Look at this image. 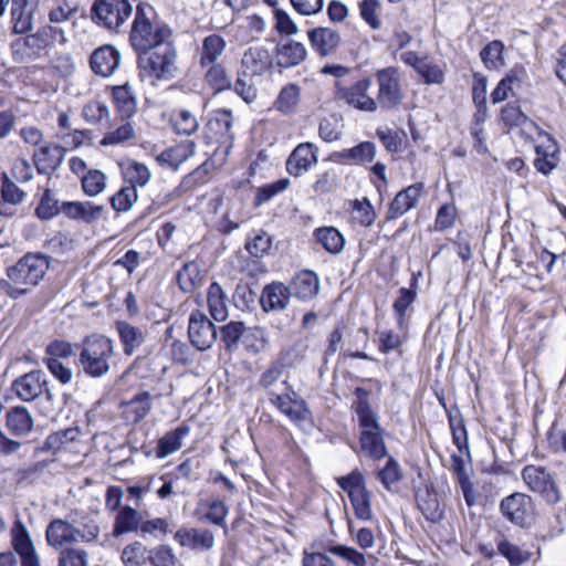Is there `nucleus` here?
<instances>
[{
  "instance_id": "obj_33",
  "label": "nucleus",
  "mask_w": 566,
  "mask_h": 566,
  "mask_svg": "<svg viewBox=\"0 0 566 566\" xmlns=\"http://www.w3.org/2000/svg\"><path fill=\"white\" fill-rule=\"evenodd\" d=\"M45 538L50 546L60 548L65 544H72L73 524L62 518L52 520L45 531Z\"/></svg>"
},
{
  "instance_id": "obj_58",
  "label": "nucleus",
  "mask_w": 566,
  "mask_h": 566,
  "mask_svg": "<svg viewBox=\"0 0 566 566\" xmlns=\"http://www.w3.org/2000/svg\"><path fill=\"white\" fill-rule=\"evenodd\" d=\"M355 516L360 521H370L373 518L371 494L370 492H355L349 496Z\"/></svg>"
},
{
  "instance_id": "obj_30",
  "label": "nucleus",
  "mask_w": 566,
  "mask_h": 566,
  "mask_svg": "<svg viewBox=\"0 0 566 566\" xmlns=\"http://www.w3.org/2000/svg\"><path fill=\"white\" fill-rule=\"evenodd\" d=\"M190 432V427L186 423L180 424L176 429L166 432L157 443L155 455L157 459H165L177 452L182 447V439Z\"/></svg>"
},
{
  "instance_id": "obj_14",
  "label": "nucleus",
  "mask_w": 566,
  "mask_h": 566,
  "mask_svg": "<svg viewBox=\"0 0 566 566\" xmlns=\"http://www.w3.org/2000/svg\"><path fill=\"white\" fill-rule=\"evenodd\" d=\"M38 7V0H11L10 23L12 34L22 35L33 30L34 14Z\"/></svg>"
},
{
  "instance_id": "obj_57",
  "label": "nucleus",
  "mask_w": 566,
  "mask_h": 566,
  "mask_svg": "<svg viewBox=\"0 0 566 566\" xmlns=\"http://www.w3.org/2000/svg\"><path fill=\"white\" fill-rule=\"evenodd\" d=\"M406 332L397 333L394 329H385L377 332L378 334V349L382 354L397 350L407 340Z\"/></svg>"
},
{
  "instance_id": "obj_64",
  "label": "nucleus",
  "mask_w": 566,
  "mask_h": 566,
  "mask_svg": "<svg viewBox=\"0 0 566 566\" xmlns=\"http://www.w3.org/2000/svg\"><path fill=\"white\" fill-rule=\"evenodd\" d=\"M327 547L324 551H303L302 566H336L335 562L331 558Z\"/></svg>"
},
{
  "instance_id": "obj_54",
  "label": "nucleus",
  "mask_w": 566,
  "mask_h": 566,
  "mask_svg": "<svg viewBox=\"0 0 566 566\" xmlns=\"http://www.w3.org/2000/svg\"><path fill=\"white\" fill-rule=\"evenodd\" d=\"M268 343L264 328L260 326L245 328L244 336L242 337V344L247 352L254 355L259 354L266 348Z\"/></svg>"
},
{
  "instance_id": "obj_42",
  "label": "nucleus",
  "mask_w": 566,
  "mask_h": 566,
  "mask_svg": "<svg viewBox=\"0 0 566 566\" xmlns=\"http://www.w3.org/2000/svg\"><path fill=\"white\" fill-rule=\"evenodd\" d=\"M314 237L316 241L331 254H338L344 249V235L335 227L318 228L314 231Z\"/></svg>"
},
{
  "instance_id": "obj_55",
  "label": "nucleus",
  "mask_w": 566,
  "mask_h": 566,
  "mask_svg": "<svg viewBox=\"0 0 566 566\" xmlns=\"http://www.w3.org/2000/svg\"><path fill=\"white\" fill-rule=\"evenodd\" d=\"M82 189L85 195L95 197L104 191L106 176L98 169H90L81 177Z\"/></svg>"
},
{
  "instance_id": "obj_51",
  "label": "nucleus",
  "mask_w": 566,
  "mask_h": 566,
  "mask_svg": "<svg viewBox=\"0 0 566 566\" xmlns=\"http://www.w3.org/2000/svg\"><path fill=\"white\" fill-rule=\"evenodd\" d=\"M504 45L500 40L488 43L480 52V57L488 70H497L504 65Z\"/></svg>"
},
{
  "instance_id": "obj_5",
  "label": "nucleus",
  "mask_w": 566,
  "mask_h": 566,
  "mask_svg": "<svg viewBox=\"0 0 566 566\" xmlns=\"http://www.w3.org/2000/svg\"><path fill=\"white\" fill-rule=\"evenodd\" d=\"M114 354L113 339L104 335H92L82 344L78 364L90 377L101 378L111 370V359Z\"/></svg>"
},
{
  "instance_id": "obj_45",
  "label": "nucleus",
  "mask_w": 566,
  "mask_h": 566,
  "mask_svg": "<svg viewBox=\"0 0 566 566\" xmlns=\"http://www.w3.org/2000/svg\"><path fill=\"white\" fill-rule=\"evenodd\" d=\"M418 509L421 511L427 521L438 523L443 518V511L440 509L439 501L434 493L426 490L416 494Z\"/></svg>"
},
{
  "instance_id": "obj_56",
  "label": "nucleus",
  "mask_w": 566,
  "mask_h": 566,
  "mask_svg": "<svg viewBox=\"0 0 566 566\" xmlns=\"http://www.w3.org/2000/svg\"><path fill=\"white\" fill-rule=\"evenodd\" d=\"M62 212V203H60L59 199L51 192L50 189H46L41 200L35 209V214L41 220H50Z\"/></svg>"
},
{
  "instance_id": "obj_20",
  "label": "nucleus",
  "mask_w": 566,
  "mask_h": 566,
  "mask_svg": "<svg viewBox=\"0 0 566 566\" xmlns=\"http://www.w3.org/2000/svg\"><path fill=\"white\" fill-rule=\"evenodd\" d=\"M289 287L292 296L302 302H310L318 295L321 282L314 271L301 270L291 279Z\"/></svg>"
},
{
  "instance_id": "obj_8",
  "label": "nucleus",
  "mask_w": 566,
  "mask_h": 566,
  "mask_svg": "<svg viewBox=\"0 0 566 566\" xmlns=\"http://www.w3.org/2000/svg\"><path fill=\"white\" fill-rule=\"evenodd\" d=\"M282 385L285 387V391L282 394L270 391L269 402L294 424L301 427L304 422L311 420L312 412L306 401L294 390L287 380H283Z\"/></svg>"
},
{
  "instance_id": "obj_43",
  "label": "nucleus",
  "mask_w": 566,
  "mask_h": 566,
  "mask_svg": "<svg viewBox=\"0 0 566 566\" xmlns=\"http://www.w3.org/2000/svg\"><path fill=\"white\" fill-rule=\"evenodd\" d=\"M120 168L123 177L125 181L129 184V187H134L135 189L137 186L144 187L150 180V171L148 167L142 163L129 159L122 164Z\"/></svg>"
},
{
  "instance_id": "obj_15",
  "label": "nucleus",
  "mask_w": 566,
  "mask_h": 566,
  "mask_svg": "<svg viewBox=\"0 0 566 566\" xmlns=\"http://www.w3.org/2000/svg\"><path fill=\"white\" fill-rule=\"evenodd\" d=\"M11 544L21 558V566H40L33 541L21 520H17L11 528Z\"/></svg>"
},
{
  "instance_id": "obj_6",
  "label": "nucleus",
  "mask_w": 566,
  "mask_h": 566,
  "mask_svg": "<svg viewBox=\"0 0 566 566\" xmlns=\"http://www.w3.org/2000/svg\"><path fill=\"white\" fill-rule=\"evenodd\" d=\"M23 35L10 44L12 56L17 62L40 57L46 49L53 45L59 35L65 41L63 30L52 25H43L36 32Z\"/></svg>"
},
{
  "instance_id": "obj_24",
  "label": "nucleus",
  "mask_w": 566,
  "mask_h": 566,
  "mask_svg": "<svg viewBox=\"0 0 566 566\" xmlns=\"http://www.w3.org/2000/svg\"><path fill=\"white\" fill-rule=\"evenodd\" d=\"M312 49L322 57L334 54L339 46L340 35L331 28L317 27L307 31Z\"/></svg>"
},
{
  "instance_id": "obj_61",
  "label": "nucleus",
  "mask_w": 566,
  "mask_h": 566,
  "mask_svg": "<svg viewBox=\"0 0 566 566\" xmlns=\"http://www.w3.org/2000/svg\"><path fill=\"white\" fill-rule=\"evenodd\" d=\"M109 200L115 211L127 212L137 200V190L129 186L122 187Z\"/></svg>"
},
{
  "instance_id": "obj_9",
  "label": "nucleus",
  "mask_w": 566,
  "mask_h": 566,
  "mask_svg": "<svg viewBox=\"0 0 566 566\" xmlns=\"http://www.w3.org/2000/svg\"><path fill=\"white\" fill-rule=\"evenodd\" d=\"M376 81L378 93L374 99L377 102V108L380 107L382 111L398 108L405 97L398 69L389 66L378 70L376 72Z\"/></svg>"
},
{
  "instance_id": "obj_11",
  "label": "nucleus",
  "mask_w": 566,
  "mask_h": 566,
  "mask_svg": "<svg viewBox=\"0 0 566 566\" xmlns=\"http://www.w3.org/2000/svg\"><path fill=\"white\" fill-rule=\"evenodd\" d=\"M502 514L513 524L525 527L532 524L534 506L532 497L524 493H513L500 503Z\"/></svg>"
},
{
  "instance_id": "obj_32",
  "label": "nucleus",
  "mask_w": 566,
  "mask_h": 566,
  "mask_svg": "<svg viewBox=\"0 0 566 566\" xmlns=\"http://www.w3.org/2000/svg\"><path fill=\"white\" fill-rule=\"evenodd\" d=\"M327 552L340 558L347 566H375L377 562L374 555H365L356 548L343 544L328 545Z\"/></svg>"
},
{
  "instance_id": "obj_28",
  "label": "nucleus",
  "mask_w": 566,
  "mask_h": 566,
  "mask_svg": "<svg viewBox=\"0 0 566 566\" xmlns=\"http://www.w3.org/2000/svg\"><path fill=\"white\" fill-rule=\"evenodd\" d=\"M276 64L283 69L300 65L307 56V50L303 43L293 40L277 44L275 48Z\"/></svg>"
},
{
  "instance_id": "obj_35",
  "label": "nucleus",
  "mask_w": 566,
  "mask_h": 566,
  "mask_svg": "<svg viewBox=\"0 0 566 566\" xmlns=\"http://www.w3.org/2000/svg\"><path fill=\"white\" fill-rule=\"evenodd\" d=\"M232 112L228 108L218 109L207 123V129L217 140L232 139Z\"/></svg>"
},
{
  "instance_id": "obj_7",
  "label": "nucleus",
  "mask_w": 566,
  "mask_h": 566,
  "mask_svg": "<svg viewBox=\"0 0 566 566\" xmlns=\"http://www.w3.org/2000/svg\"><path fill=\"white\" fill-rule=\"evenodd\" d=\"M132 13L129 0H94L90 10L91 20L112 32H118Z\"/></svg>"
},
{
  "instance_id": "obj_49",
  "label": "nucleus",
  "mask_w": 566,
  "mask_h": 566,
  "mask_svg": "<svg viewBox=\"0 0 566 566\" xmlns=\"http://www.w3.org/2000/svg\"><path fill=\"white\" fill-rule=\"evenodd\" d=\"M245 326L243 322L231 321L220 328V339L227 352L232 353L239 348V343L244 336Z\"/></svg>"
},
{
  "instance_id": "obj_29",
  "label": "nucleus",
  "mask_w": 566,
  "mask_h": 566,
  "mask_svg": "<svg viewBox=\"0 0 566 566\" xmlns=\"http://www.w3.org/2000/svg\"><path fill=\"white\" fill-rule=\"evenodd\" d=\"M229 514V507L222 500L200 501L196 509V515L200 522L211 523L226 528V518Z\"/></svg>"
},
{
  "instance_id": "obj_13",
  "label": "nucleus",
  "mask_w": 566,
  "mask_h": 566,
  "mask_svg": "<svg viewBox=\"0 0 566 566\" xmlns=\"http://www.w3.org/2000/svg\"><path fill=\"white\" fill-rule=\"evenodd\" d=\"M522 478L528 488L539 493L548 504H555L559 501L557 485L544 468L527 465L522 471Z\"/></svg>"
},
{
  "instance_id": "obj_19",
  "label": "nucleus",
  "mask_w": 566,
  "mask_h": 566,
  "mask_svg": "<svg viewBox=\"0 0 566 566\" xmlns=\"http://www.w3.org/2000/svg\"><path fill=\"white\" fill-rule=\"evenodd\" d=\"M318 161V148L312 143L297 145L286 160V170L294 177L307 172Z\"/></svg>"
},
{
  "instance_id": "obj_2",
  "label": "nucleus",
  "mask_w": 566,
  "mask_h": 566,
  "mask_svg": "<svg viewBox=\"0 0 566 566\" xmlns=\"http://www.w3.org/2000/svg\"><path fill=\"white\" fill-rule=\"evenodd\" d=\"M170 35V28L158 19L151 4L139 2L136 6L129 43L138 54L167 43Z\"/></svg>"
},
{
  "instance_id": "obj_48",
  "label": "nucleus",
  "mask_w": 566,
  "mask_h": 566,
  "mask_svg": "<svg viewBox=\"0 0 566 566\" xmlns=\"http://www.w3.org/2000/svg\"><path fill=\"white\" fill-rule=\"evenodd\" d=\"M127 417L133 422L142 421L151 409V396L148 391H143L135 395L129 401L125 403Z\"/></svg>"
},
{
  "instance_id": "obj_25",
  "label": "nucleus",
  "mask_w": 566,
  "mask_h": 566,
  "mask_svg": "<svg viewBox=\"0 0 566 566\" xmlns=\"http://www.w3.org/2000/svg\"><path fill=\"white\" fill-rule=\"evenodd\" d=\"M376 154L377 150L374 143L361 142L349 149L333 153L332 159L337 163L365 165L371 163L375 159Z\"/></svg>"
},
{
  "instance_id": "obj_44",
  "label": "nucleus",
  "mask_w": 566,
  "mask_h": 566,
  "mask_svg": "<svg viewBox=\"0 0 566 566\" xmlns=\"http://www.w3.org/2000/svg\"><path fill=\"white\" fill-rule=\"evenodd\" d=\"M242 67L252 75L261 74L270 64V54L263 48H249L241 61Z\"/></svg>"
},
{
  "instance_id": "obj_39",
  "label": "nucleus",
  "mask_w": 566,
  "mask_h": 566,
  "mask_svg": "<svg viewBox=\"0 0 566 566\" xmlns=\"http://www.w3.org/2000/svg\"><path fill=\"white\" fill-rule=\"evenodd\" d=\"M80 436L78 427H70L63 430L55 431L46 437L43 444L35 449L36 452H52L60 451L65 444L74 442Z\"/></svg>"
},
{
  "instance_id": "obj_31",
  "label": "nucleus",
  "mask_w": 566,
  "mask_h": 566,
  "mask_svg": "<svg viewBox=\"0 0 566 566\" xmlns=\"http://www.w3.org/2000/svg\"><path fill=\"white\" fill-rule=\"evenodd\" d=\"M33 418L23 406H14L6 413L7 429L17 437L29 433L33 429Z\"/></svg>"
},
{
  "instance_id": "obj_47",
  "label": "nucleus",
  "mask_w": 566,
  "mask_h": 566,
  "mask_svg": "<svg viewBox=\"0 0 566 566\" xmlns=\"http://www.w3.org/2000/svg\"><path fill=\"white\" fill-rule=\"evenodd\" d=\"M402 478L403 473L400 464L392 457H388L384 468L379 469L377 472V479L389 492L396 491L397 485L402 480Z\"/></svg>"
},
{
  "instance_id": "obj_12",
  "label": "nucleus",
  "mask_w": 566,
  "mask_h": 566,
  "mask_svg": "<svg viewBox=\"0 0 566 566\" xmlns=\"http://www.w3.org/2000/svg\"><path fill=\"white\" fill-rule=\"evenodd\" d=\"M188 336L193 347L198 350H207L217 339V329L205 313L195 310L189 316Z\"/></svg>"
},
{
  "instance_id": "obj_41",
  "label": "nucleus",
  "mask_w": 566,
  "mask_h": 566,
  "mask_svg": "<svg viewBox=\"0 0 566 566\" xmlns=\"http://www.w3.org/2000/svg\"><path fill=\"white\" fill-rule=\"evenodd\" d=\"M114 103L123 118H130L137 111L136 97L128 83L114 86L112 90Z\"/></svg>"
},
{
  "instance_id": "obj_3",
  "label": "nucleus",
  "mask_w": 566,
  "mask_h": 566,
  "mask_svg": "<svg viewBox=\"0 0 566 566\" xmlns=\"http://www.w3.org/2000/svg\"><path fill=\"white\" fill-rule=\"evenodd\" d=\"M354 395L356 399L352 403V410L357 415L361 428L360 448L373 460H381L387 455V448L378 417L369 403L370 391L363 387H356Z\"/></svg>"
},
{
  "instance_id": "obj_16",
  "label": "nucleus",
  "mask_w": 566,
  "mask_h": 566,
  "mask_svg": "<svg viewBox=\"0 0 566 566\" xmlns=\"http://www.w3.org/2000/svg\"><path fill=\"white\" fill-rule=\"evenodd\" d=\"M371 84V78H363L349 87H339L337 96L359 111L373 113L377 111V102L368 95Z\"/></svg>"
},
{
  "instance_id": "obj_1",
  "label": "nucleus",
  "mask_w": 566,
  "mask_h": 566,
  "mask_svg": "<svg viewBox=\"0 0 566 566\" xmlns=\"http://www.w3.org/2000/svg\"><path fill=\"white\" fill-rule=\"evenodd\" d=\"M50 269V256L41 252H29L13 265L8 266V280L1 282L4 293L13 300L29 294Z\"/></svg>"
},
{
  "instance_id": "obj_38",
  "label": "nucleus",
  "mask_w": 566,
  "mask_h": 566,
  "mask_svg": "<svg viewBox=\"0 0 566 566\" xmlns=\"http://www.w3.org/2000/svg\"><path fill=\"white\" fill-rule=\"evenodd\" d=\"M226 50V41L219 34H210L202 41L200 49V65L206 67L211 64H219L218 60Z\"/></svg>"
},
{
  "instance_id": "obj_52",
  "label": "nucleus",
  "mask_w": 566,
  "mask_h": 566,
  "mask_svg": "<svg viewBox=\"0 0 566 566\" xmlns=\"http://www.w3.org/2000/svg\"><path fill=\"white\" fill-rule=\"evenodd\" d=\"M205 78L207 83L216 91L222 92L232 88V82L228 76L223 65L211 64L205 67Z\"/></svg>"
},
{
  "instance_id": "obj_21",
  "label": "nucleus",
  "mask_w": 566,
  "mask_h": 566,
  "mask_svg": "<svg viewBox=\"0 0 566 566\" xmlns=\"http://www.w3.org/2000/svg\"><path fill=\"white\" fill-rule=\"evenodd\" d=\"M291 297L292 293L289 285L274 281L263 287L260 304L266 313L281 312L289 306Z\"/></svg>"
},
{
  "instance_id": "obj_18",
  "label": "nucleus",
  "mask_w": 566,
  "mask_h": 566,
  "mask_svg": "<svg viewBox=\"0 0 566 566\" xmlns=\"http://www.w3.org/2000/svg\"><path fill=\"white\" fill-rule=\"evenodd\" d=\"M174 538L180 546L196 553H207L216 543L212 531L201 527H181L175 533Z\"/></svg>"
},
{
  "instance_id": "obj_59",
  "label": "nucleus",
  "mask_w": 566,
  "mask_h": 566,
  "mask_svg": "<svg viewBox=\"0 0 566 566\" xmlns=\"http://www.w3.org/2000/svg\"><path fill=\"white\" fill-rule=\"evenodd\" d=\"M300 99V88L296 84H289L284 86L275 102L280 112L287 114L294 109Z\"/></svg>"
},
{
  "instance_id": "obj_27",
  "label": "nucleus",
  "mask_w": 566,
  "mask_h": 566,
  "mask_svg": "<svg viewBox=\"0 0 566 566\" xmlns=\"http://www.w3.org/2000/svg\"><path fill=\"white\" fill-rule=\"evenodd\" d=\"M116 331L126 356H132L145 343L147 337L146 329L126 321L116 322Z\"/></svg>"
},
{
  "instance_id": "obj_22",
  "label": "nucleus",
  "mask_w": 566,
  "mask_h": 566,
  "mask_svg": "<svg viewBox=\"0 0 566 566\" xmlns=\"http://www.w3.org/2000/svg\"><path fill=\"white\" fill-rule=\"evenodd\" d=\"M119 63L120 53L111 44H105L95 49L90 57V66L92 71L96 75L103 77H108L114 74Z\"/></svg>"
},
{
  "instance_id": "obj_60",
  "label": "nucleus",
  "mask_w": 566,
  "mask_h": 566,
  "mask_svg": "<svg viewBox=\"0 0 566 566\" xmlns=\"http://www.w3.org/2000/svg\"><path fill=\"white\" fill-rule=\"evenodd\" d=\"M285 365L282 359L273 360L270 366L261 374L259 385L264 388L270 397V391H274L272 387L277 382L284 371Z\"/></svg>"
},
{
  "instance_id": "obj_63",
  "label": "nucleus",
  "mask_w": 566,
  "mask_h": 566,
  "mask_svg": "<svg viewBox=\"0 0 566 566\" xmlns=\"http://www.w3.org/2000/svg\"><path fill=\"white\" fill-rule=\"evenodd\" d=\"M337 484L340 489L348 493V496L355 492L367 491L366 482L363 473L355 469L349 474L337 479Z\"/></svg>"
},
{
  "instance_id": "obj_53",
  "label": "nucleus",
  "mask_w": 566,
  "mask_h": 566,
  "mask_svg": "<svg viewBox=\"0 0 566 566\" xmlns=\"http://www.w3.org/2000/svg\"><path fill=\"white\" fill-rule=\"evenodd\" d=\"M171 124L177 134L191 135L197 132L199 124L196 116L187 109H176L171 114Z\"/></svg>"
},
{
  "instance_id": "obj_50",
  "label": "nucleus",
  "mask_w": 566,
  "mask_h": 566,
  "mask_svg": "<svg viewBox=\"0 0 566 566\" xmlns=\"http://www.w3.org/2000/svg\"><path fill=\"white\" fill-rule=\"evenodd\" d=\"M496 546L497 552L507 559L511 566H521L528 562L532 556L528 551L521 548L504 537L497 542Z\"/></svg>"
},
{
  "instance_id": "obj_10",
  "label": "nucleus",
  "mask_w": 566,
  "mask_h": 566,
  "mask_svg": "<svg viewBox=\"0 0 566 566\" xmlns=\"http://www.w3.org/2000/svg\"><path fill=\"white\" fill-rule=\"evenodd\" d=\"M18 398L29 402L45 395L46 400L51 403L53 395L46 386V377L42 370H31L17 378L11 386Z\"/></svg>"
},
{
  "instance_id": "obj_36",
  "label": "nucleus",
  "mask_w": 566,
  "mask_h": 566,
  "mask_svg": "<svg viewBox=\"0 0 566 566\" xmlns=\"http://www.w3.org/2000/svg\"><path fill=\"white\" fill-rule=\"evenodd\" d=\"M207 303L213 319L223 322L228 318V297L219 283L212 282L208 287Z\"/></svg>"
},
{
  "instance_id": "obj_4",
  "label": "nucleus",
  "mask_w": 566,
  "mask_h": 566,
  "mask_svg": "<svg viewBox=\"0 0 566 566\" xmlns=\"http://www.w3.org/2000/svg\"><path fill=\"white\" fill-rule=\"evenodd\" d=\"M177 50L165 43L138 54V69L140 77L149 80L151 84L157 81H170L178 74Z\"/></svg>"
},
{
  "instance_id": "obj_37",
  "label": "nucleus",
  "mask_w": 566,
  "mask_h": 566,
  "mask_svg": "<svg viewBox=\"0 0 566 566\" xmlns=\"http://www.w3.org/2000/svg\"><path fill=\"white\" fill-rule=\"evenodd\" d=\"M142 515L137 509L130 506H123L114 522L113 536L119 537L126 533L135 532L139 528Z\"/></svg>"
},
{
  "instance_id": "obj_40",
  "label": "nucleus",
  "mask_w": 566,
  "mask_h": 566,
  "mask_svg": "<svg viewBox=\"0 0 566 566\" xmlns=\"http://www.w3.org/2000/svg\"><path fill=\"white\" fill-rule=\"evenodd\" d=\"M195 153V143L187 142L176 147L168 148L158 155L157 160L161 166H167L172 169L178 167L186 161Z\"/></svg>"
},
{
  "instance_id": "obj_26",
  "label": "nucleus",
  "mask_w": 566,
  "mask_h": 566,
  "mask_svg": "<svg viewBox=\"0 0 566 566\" xmlns=\"http://www.w3.org/2000/svg\"><path fill=\"white\" fill-rule=\"evenodd\" d=\"M104 212V207L91 201H64L62 202V213L73 220H81L85 223H92L99 219Z\"/></svg>"
},
{
  "instance_id": "obj_23",
  "label": "nucleus",
  "mask_w": 566,
  "mask_h": 566,
  "mask_svg": "<svg viewBox=\"0 0 566 566\" xmlns=\"http://www.w3.org/2000/svg\"><path fill=\"white\" fill-rule=\"evenodd\" d=\"M423 191V184L416 182L400 190L389 205L387 220H395L413 209Z\"/></svg>"
},
{
  "instance_id": "obj_62",
  "label": "nucleus",
  "mask_w": 566,
  "mask_h": 566,
  "mask_svg": "<svg viewBox=\"0 0 566 566\" xmlns=\"http://www.w3.org/2000/svg\"><path fill=\"white\" fill-rule=\"evenodd\" d=\"M146 553L147 548L140 542H134L123 549L120 558L125 566H143Z\"/></svg>"
},
{
  "instance_id": "obj_17",
  "label": "nucleus",
  "mask_w": 566,
  "mask_h": 566,
  "mask_svg": "<svg viewBox=\"0 0 566 566\" xmlns=\"http://www.w3.org/2000/svg\"><path fill=\"white\" fill-rule=\"evenodd\" d=\"M66 149L55 143L46 142L32 155V161L40 175H52L62 165Z\"/></svg>"
},
{
  "instance_id": "obj_34",
  "label": "nucleus",
  "mask_w": 566,
  "mask_h": 566,
  "mask_svg": "<svg viewBox=\"0 0 566 566\" xmlns=\"http://www.w3.org/2000/svg\"><path fill=\"white\" fill-rule=\"evenodd\" d=\"M417 298V291L413 287H401L399 296L392 304L394 315L397 322V327L400 332H405L409 327L407 318V311Z\"/></svg>"
},
{
  "instance_id": "obj_46",
  "label": "nucleus",
  "mask_w": 566,
  "mask_h": 566,
  "mask_svg": "<svg viewBox=\"0 0 566 566\" xmlns=\"http://www.w3.org/2000/svg\"><path fill=\"white\" fill-rule=\"evenodd\" d=\"M176 280L182 292L192 293L201 283L198 263L196 261L185 263L177 272Z\"/></svg>"
}]
</instances>
